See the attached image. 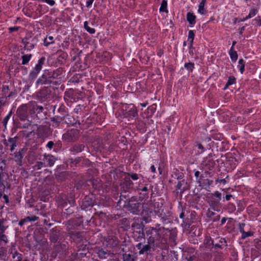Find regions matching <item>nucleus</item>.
<instances>
[{
    "mask_svg": "<svg viewBox=\"0 0 261 261\" xmlns=\"http://www.w3.org/2000/svg\"><path fill=\"white\" fill-rule=\"evenodd\" d=\"M167 231L170 232L169 228H165L160 224H156L155 227H150L146 230L145 233L147 238V243L154 244L155 242H161L165 238Z\"/></svg>",
    "mask_w": 261,
    "mask_h": 261,
    "instance_id": "nucleus-1",
    "label": "nucleus"
},
{
    "mask_svg": "<svg viewBox=\"0 0 261 261\" xmlns=\"http://www.w3.org/2000/svg\"><path fill=\"white\" fill-rule=\"evenodd\" d=\"M50 71H45L43 74L37 80L36 84L59 85V82H54L52 80Z\"/></svg>",
    "mask_w": 261,
    "mask_h": 261,
    "instance_id": "nucleus-2",
    "label": "nucleus"
},
{
    "mask_svg": "<svg viewBox=\"0 0 261 261\" xmlns=\"http://www.w3.org/2000/svg\"><path fill=\"white\" fill-rule=\"evenodd\" d=\"M80 131L77 129H71L63 135V140L67 142H75L79 138Z\"/></svg>",
    "mask_w": 261,
    "mask_h": 261,
    "instance_id": "nucleus-3",
    "label": "nucleus"
},
{
    "mask_svg": "<svg viewBox=\"0 0 261 261\" xmlns=\"http://www.w3.org/2000/svg\"><path fill=\"white\" fill-rule=\"evenodd\" d=\"M6 161L0 158V190H4L7 183L8 175L4 172Z\"/></svg>",
    "mask_w": 261,
    "mask_h": 261,
    "instance_id": "nucleus-4",
    "label": "nucleus"
},
{
    "mask_svg": "<svg viewBox=\"0 0 261 261\" xmlns=\"http://www.w3.org/2000/svg\"><path fill=\"white\" fill-rule=\"evenodd\" d=\"M140 206L141 203L133 197L129 200L127 204V210L134 214H138L140 212Z\"/></svg>",
    "mask_w": 261,
    "mask_h": 261,
    "instance_id": "nucleus-5",
    "label": "nucleus"
},
{
    "mask_svg": "<svg viewBox=\"0 0 261 261\" xmlns=\"http://www.w3.org/2000/svg\"><path fill=\"white\" fill-rule=\"evenodd\" d=\"M123 115L125 117L129 119H133L137 116L138 113L136 109L133 104L126 105L123 112Z\"/></svg>",
    "mask_w": 261,
    "mask_h": 261,
    "instance_id": "nucleus-6",
    "label": "nucleus"
},
{
    "mask_svg": "<svg viewBox=\"0 0 261 261\" xmlns=\"http://www.w3.org/2000/svg\"><path fill=\"white\" fill-rule=\"evenodd\" d=\"M30 110L33 113L36 114V117L38 119H40V117L42 116V113L43 110V107L41 106H38L36 102L31 101L30 103Z\"/></svg>",
    "mask_w": 261,
    "mask_h": 261,
    "instance_id": "nucleus-7",
    "label": "nucleus"
},
{
    "mask_svg": "<svg viewBox=\"0 0 261 261\" xmlns=\"http://www.w3.org/2000/svg\"><path fill=\"white\" fill-rule=\"evenodd\" d=\"M95 253L97 254L98 257L101 259H106L108 257L111 258L112 257L113 255L110 251L99 247L95 248Z\"/></svg>",
    "mask_w": 261,
    "mask_h": 261,
    "instance_id": "nucleus-8",
    "label": "nucleus"
},
{
    "mask_svg": "<svg viewBox=\"0 0 261 261\" xmlns=\"http://www.w3.org/2000/svg\"><path fill=\"white\" fill-rule=\"evenodd\" d=\"M18 137L9 138L3 140V143L7 148L10 147L11 152H13L17 146Z\"/></svg>",
    "mask_w": 261,
    "mask_h": 261,
    "instance_id": "nucleus-9",
    "label": "nucleus"
},
{
    "mask_svg": "<svg viewBox=\"0 0 261 261\" xmlns=\"http://www.w3.org/2000/svg\"><path fill=\"white\" fill-rule=\"evenodd\" d=\"M43 161L46 164V167H52L57 160V158L56 156L50 154H47L45 153L43 155Z\"/></svg>",
    "mask_w": 261,
    "mask_h": 261,
    "instance_id": "nucleus-10",
    "label": "nucleus"
},
{
    "mask_svg": "<svg viewBox=\"0 0 261 261\" xmlns=\"http://www.w3.org/2000/svg\"><path fill=\"white\" fill-rule=\"evenodd\" d=\"M52 80L54 82H59V85L62 82L61 75L63 73L62 68H58L56 70L50 71Z\"/></svg>",
    "mask_w": 261,
    "mask_h": 261,
    "instance_id": "nucleus-11",
    "label": "nucleus"
},
{
    "mask_svg": "<svg viewBox=\"0 0 261 261\" xmlns=\"http://www.w3.org/2000/svg\"><path fill=\"white\" fill-rule=\"evenodd\" d=\"M51 93V89L49 87H45L39 91L37 95L42 99H47L49 98Z\"/></svg>",
    "mask_w": 261,
    "mask_h": 261,
    "instance_id": "nucleus-12",
    "label": "nucleus"
},
{
    "mask_svg": "<svg viewBox=\"0 0 261 261\" xmlns=\"http://www.w3.org/2000/svg\"><path fill=\"white\" fill-rule=\"evenodd\" d=\"M27 107L25 105L19 107L17 110V114L21 120H24L28 117Z\"/></svg>",
    "mask_w": 261,
    "mask_h": 261,
    "instance_id": "nucleus-13",
    "label": "nucleus"
},
{
    "mask_svg": "<svg viewBox=\"0 0 261 261\" xmlns=\"http://www.w3.org/2000/svg\"><path fill=\"white\" fill-rule=\"evenodd\" d=\"M22 42L24 46L25 49L30 50L34 47L35 39L25 38L22 40Z\"/></svg>",
    "mask_w": 261,
    "mask_h": 261,
    "instance_id": "nucleus-14",
    "label": "nucleus"
},
{
    "mask_svg": "<svg viewBox=\"0 0 261 261\" xmlns=\"http://www.w3.org/2000/svg\"><path fill=\"white\" fill-rule=\"evenodd\" d=\"M145 227L143 222L140 221L139 219H134L133 222L131 225V228L133 231H137L144 229Z\"/></svg>",
    "mask_w": 261,
    "mask_h": 261,
    "instance_id": "nucleus-15",
    "label": "nucleus"
},
{
    "mask_svg": "<svg viewBox=\"0 0 261 261\" xmlns=\"http://www.w3.org/2000/svg\"><path fill=\"white\" fill-rule=\"evenodd\" d=\"M190 189V186L188 182L184 179L178 180V182L176 186V190H180V194H182L185 191Z\"/></svg>",
    "mask_w": 261,
    "mask_h": 261,
    "instance_id": "nucleus-16",
    "label": "nucleus"
},
{
    "mask_svg": "<svg viewBox=\"0 0 261 261\" xmlns=\"http://www.w3.org/2000/svg\"><path fill=\"white\" fill-rule=\"evenodd\" d=\"M145 234L144 232V229L137 231H133V237L134 238V239L137 241H141L142 240H143V243H145Z\"/></svg>",
    "mask_w": 261,
    "mask_h": 261,
    "instance_id": "nucleus-17",
    "label": "nucleus"
},
{
    "mask_svg": "<svg viewBox=\"0 0 261 261\" xmlns=\"http://www.w3.org/2000/svg\"><path fill=\"white\" fill-rule=\"evenodd\" d=\"M24 149L23 148L20 149L18 151H16L14 153V157L15 159V162L19 166L22 165V158L23 157V151Z\"/></svg>",
    "mask_w": 261,
    "mask_h": 261,
    "instance_id": "nucleus-18",
    "label": "nucleus"
},
{
    "mask_svg": "<svg viewBox=\"0 0 261 261\" xmlns=\"http://www.w3.org/2000/svg\"><path fill=\"white\" fill-rule=\"evenodd\" d=\"M220 201V200H216L215 198L211 197L210 201V205L214 211L219 212L221 207Z\"/></svg>",
    "mask_w": 261,
    "mask_h": 261,
    "instance_id": "nucleus-19",
    "label": "nucleus"
},
{
    "mask_svg": "<svg viewBox=\"0 0 261 261\" xmlns=\"http://www.w3.org/2000/svg\"><path fill=\"white\" fill-rule=\"evenodd\" d=\"M64 118V116H56L55 117L50 118L51 122H52V126L54 127H58L61 121L63 120Z\"/></svg>",
    "mask_w": 261,
    "mask_h": 261,
    "instance_id": "nucleus-20",
    "label": "nucleus"
},
{
    "mask_svg": "<svg viewBox=\"0 0 261 261\" xmlns=\"http://www.w3.org/2000/svg\"><path fill=\"white\" fill-rule=\"evenodd\" d=\"M85 148L84 144L74 145L70 147L69 150L73 154L82 152Z\"/></svg>",
    "mask_w": 261,
    "mask_h": 261,
    "instance_id": "nucleus-21",
    "label": "nucleus"
},
{
    "mask_svg": "<svg viewBox=\"0 0 261 261\" xmlns=\"http://www.w3.org/2000/svg\"><path fill=\"white\" fill-rule=\"evenodd\" d=\"M59 232L57 229H53L50 234V240L52 242L56 243L59 239Z\"/></svg>",
    "mask_w": 261,
    "mask_h": 261,
    "instance_id": "nucleus-22",
    "label": "nucleus"
},
{
    "mask_svg": "<svg viewBox=\"0 0 261 261\" xmlns=\"http://www.w3.org/2000/svg\"><path fill=\"white\" fill-rule=\"evenodd\" d=\"M107 246L110 247H114L118 244V241L116 238H110L107 239Z\"/></svg>",
    "mask_w": 261,
    "mask_h": 261,
    "instance_id": "nucleus-23",
    "label": "nucleus"
},
{
    "mask_svg": "<svg viewBox=\"0 0 261 261\" xmlns=\"http://www.w3.org/2000/svg\"><path fill=\"white\" fill-rule=\"evenodd\" d=\"M172 176L179 180L182 179L185 177L184 174L177 169H174Z\"/></svg>",
    "mask_w": 261,
    "mask_h": 261,
    "instance_id": "nucleus-24",
    "label": "nucleus"
},
{
    "mask_svg": "<svg viewBox=\"0 0 261 261\" xmlns=\"http://www.w3.org/2000/svg\"><path fill=\"white\" fill-rule=\"evenodd\" d=\"M194 146L195 148H197V153L198 154H201L203 153L205 149L203 145L199 142H196L195 143Z\"/></svg>",
    "mask_w": 261,
    "mask_h": 261,
    "instance_id": "nucleus-25",
    "label": "nucleus"
},
{
    "mask_svg": "<svg viewBox=\"0 0 261 261\" xmlns=\"http://www.w3.org/2000/svg\"><path fill=\"white\" fill-rule=\"evenodd\" d=\"M12 257L13 261H23L22 260V254L15 251L14 253H12Z\"/></svg>",
    "mask_w": 261,
    "mask_h": 261,
    "instance_id": "nucleus-26",
    "label": "nucleus"
},
{
    "mask_svg": "<svg viewBox=\"0 0 261 261\" xmlns=\"http://www.w3.org/2000/svg\"><path fill=\"white\" fill-rule=\"evenodd\" d=\"M230 57L232 62H236L238 59V54L236 51L234 50V48L231 47L229 52Z\"/></svg>",
    "mask_w": 261,
    "mask_h": 261,
    "instance_id": "nucleus-27",
    "label": "nucleus"
},
{
    "mask_svg": "<svg viewBox=\"0 0 261 261\" xmlns=\"http://www.w3.org/2000/svg\"><path fill=\"white\" fill-rule=\"evenodd\" d=\"M245 61L243 59H240L238 62V67L240 72L242 74L245 71Z\"/></svg>",
    "mask_w": 261,
    "mask_h": 261,
    "instance_id": "nucleus-28",
    "label": "nucleus"
},
{
    "mask_svg": "<svg viewBox=\"0 0 261 261\" xmlns=\"http://www.w3.org/2000/svg\"><path fill=\"white\" fill-rule=\"evenodd\" d=\"M6 220L5 219H0V232H5V230L8 228V225H6Z\"/></svg>",
    "mask_w": 261,
    "mask_h": 261,
    "instance_id": "nucleus-29",
    "label": "nucleus"
},
{
    "mask_svg": "<svg viewBox=\"0 0 261 261\" xmlns=\"http://www.w3.org/2000/svg\"><path fill=\"white\" fill-rule=\"evenodd\" d=\"M215 248H223V246H227V242L224 238H221L219 240V243L214 245Z\"/></svg>",
    "mask_w": 261,
    "mask_h": 261,
    "instance_id": "nucleus-30",
    "label": "nucleus"
},
{
    "mask_svg": "<svg viewBox=\"0 0 261 261\" xmlns=\"http://www.w3.org/2000/svg\"><path fill=\"white\" fill-rule=\"evenodd\" d=\"M10 91L9 88L8 86H4L2 91V96L0 97V99L2 98H6L8 96V94Z\"/></svg>",
    "mask_w": 261,
    "mask_h": 261,
    "instance_id": "nucleus-31",
    "label": "nucleus"
},
{
    "mask_svg": "<svg viewBox=\"0 0 261 261\" xmlns=\"http://www.w3.org/2000/svg\"><path fill=\"white\" fill-rule=\"evenodd\" d=\"M205 0H202V1L200 3L199 5L198 12L200 15L205 14L204 6L205 5Z\"/></svg>",
    "mask_w": 261,
    "mask_h": 261,
    "instance_id": "nucleus-32",
    "label": "nucleus"
},
{
    "mask_svg": "<svg viewBox=\"0 0 261 261\" xmlns=\"http://www.w3.org/2000/svg\"><path fill=\"white\" fill-rule=\"evenodd\" d=\"M151 245H154V244H146L143 246L142 249L139 251V254H143L145 252H148L151 249Z\"/></svg>",
    "mask_w": 261,
    "mask_h": 261,
    "instance_id": "nucleus-33",
    "label": "nucleus"
},
{
    "mask_svg": "<svg viewBox=\"0 0 261 261\" xmlns=\"http://www.w3.org/2000/svg\"><path fill=\"white\" fill-rule=\"evenodd\" d=\"M123 261H135V257L130 254H123Z\"/></svg>",
    "mask_w": 261,
    "mask_h": 261,
    "instance_id": "nucleus-34",
    "label": "nucleus"
},
{
    "mask_svg": "<svg viewBox=\"0 0 261 261\" xmlns=\"http://www.w3.org/2000/svg\"><path fill=\"white\" fill-rule=\"evenodd\" d=\"M54 42V40L53 37L52 36H49L44 39V45L45 46H48L49 45L53 43Z\"/></svg>",
    "mask_w": 261,
    "mask_h": 261,
    "instance_id": "nucleus-35",
    "label": "nucleus"
},
{
    "mask_svg": "<svg viewBox=\"0 0 261 261\" xmlns=\"http://www.w3.org/2000/svg\"><path fill=\"white\" fill-rule=\"evenodd\" d=\"M6 256V250L4 247L0 248V261H5Z\"/></svg>",
    "mask_w": 261,
    "mask_h": 261,
    "instance_id": "nucleus-36",
    "label": "nucleus"
},
{
    "mask_svg": "<svg viewBox=\"0 0 261 261\" xmlns=\"http://www.w3.org/2000/svg\"><path fill=\"white\" fill-rule=\"evenodd\" d=\"M32 55H25L22 56V64L25 65L27 64L30 60Z\"/></svg>",
    "mask_w": 261,
    "mask_h": 261,
    "instance_id": "nucleus-37",
    "label": "nucleus"
},
{
    "mask_svg": "<svg viewBox=\"0 0 261 261\" xmlns=\"http://www.w3.org/2000/svg\"><path fill=\"white\" fill-rule=\"evenodd\" d=\"M46 167V164L44 162L38 161L36 163L34 166V169L37 170H40L43 167Z\"/></svg>",
    "mask_w": 261,
    "mask_h": 261,
    "instance_id": "nucleus-38",
    "label": "nucleus"
},
{
    "mask_svg": "<svg viewBox=\"0 0 261 261\" xmlns=\"http://www.w3.org/2000/svg\"><path fill=\"white\" fill-rule=\"evenodd\" d=\"M167 2L166 0H163L160 8L161 12H167Z\"/></svg>",
    "mask_w": 261,
    "mask_h": 261,
    "instance_id": "nucleus-39",
    "label": "nucleus"
},
{
    "mask_svg": "<svg viewBox=\"0 0 261 261\" xmlns=\"http://www.w3.org/2000/svg\"><path fill=\"white\" fill-rule=\"evenodd\" d=\"M82 160V158L78 157L75 159H69V162L73 165L76 166Z\"/></svg>",
    "mask_w": 261,
    "mask_h": 261,
    "instance_id": "nucleus-40",
    "label": "nucleus"
},
{
    "mask_svg": "<svg viewBox=\"0 0 261 261\" xmlns=\"http://www.w3.org/2000/svg\"><path fill=\"white\" fill-rule=\"evenodd\" d=\"M2 242L6 244L8 242L7 237L4 234V232H0V244Z\"/></svg>",
    "mask_w": 261,
    "mask_h": 261,
    "instance_id": "nucleus-41",
    "label": "nucleus"
},
{
    "mask_svg": "<svg viewBox=\"0 0 261 261\" xmlns=\"http://www.w3.org/2000/svg\"><path fill=\"white\" fill-rule=\"evenodd\" d=\"M185 67L190 71H192L194 68V64L193 63H186L184 65Z\"/></svg>",
    "mask_w": 261,
    "mask_h": 261,
    "instance_id": "nucleus-42",
    "label": "nucleus"
},
{
    "mask_svg": "<svg viewBox=\"0 0 261 261\" xmlns=\"http://www.w3.org/2000/svg\"><path fill=\"white\" fill-rule=\"evenodd\" d=\"M253 235V232L251 231H248L247 232H246V231H243L242 233V237H241V238L242 239H246V238L248 237H250V236H252Z\"/></svg>",
    "mask_w": 261,
    "mask_h": 261,
    "instance_id": "nucleus-43",
    "label": "nucleus"
},
{
    "mask_svg": "<svg viewBox=\"0 0 261 261\" xmlns=\"http://www.w3.org/2000/svg\"><path fill=\"white\" fill-rule=\"evenodd\" d=\"M39 73V71H36V70H35V69H33V70L30 72V74H29V77H30V79H32V80H33V79H35V78L37 77V75H38V74Z\"/></svg>",
    "mask_w": 261,
    "mask_h": 261,
    "instance_id": "nucleus-44",
    "label": "nucleus"
},
{
    "mask_svg": "<svg viewBox=\"0 0 261 261\" xmlns=\"http://www.w3.org/2000/svg\"><path fill=\"white\" fill-rule=\"evenodd\" d=\"M212 197L215 198L216 200H221V193L219 191H215L212 194Z\"/></svg>",
    "mask_w": 261,
    "mask_h": 261,
    "instance_id": "nucleus-45",
    "label": "nucleus"
},
{
    "mask_svg": "<svg viewBox=\"0 0 261 261\" xmlns=\"http://www.w3.org/2000/svg\"><path fill=\"white\" fill-rule=\"evenodd\" d=\"M252 23L253 25L261 26V17H255L252 20Z\"/></svg>",
    "mask_w": 261,
    "mask_h": 261,
    "instance_id": "nucleus-46",
    "label": "nucleus"
},
{
    "mask_svg": "<svg viewBox=\"0 0 261 261\" xmlns=\"http://www.w3.org/2000/svg\"><path fill=\"white\" fill-rule=\"evenodd\" d=\"M142 220L144 221L146 223H148L152 221L151 217L149 215H143L142 218Z\"/></svg>",
    "mask_w": 261,
    "mask_h": 261,
    "instance_id": "nucleus-47",
    "label": "nucleus"
},
{
    "mask_svg": "<svg viewBox=\"0 0 261 261\" xmlns=\"http://www.w3.org/2000/svg\"><path fill=\"white\" fill-rule=\"evenodd\" d=\"M236 82V79L233 76H230L228 77L227 81V85H231L235 84Z\"/></svg>",
    "mask_w": 261,
    "mask_h": 261,
    "instance_id": "nucleus-48",
    "label": "nucleus"
},
{
    "mask_svg": "<svg viewBox=\"0 0 261 261\" xmlns=\"http://www.w3.org/2000/svg\"><path fill=\"white\" fill-rule=\"evenodd\" d=\"M254 244L255 247L261 250V240L258 239L254 240Z\"/></svg>",
    "mask_w": 261,
    "mask_h": 261,
    "instance_id": "nucleus-49",
    "label": "nucleus"
},
{
    "mask_svg": "<svg viewBox=\"0 0 261 261\" xmlns=\"http://www.w3.org/2000/svg\"><path fill=\"white\" fill-rule=\"evenodd\" d=\"M187 20L190 24V27H192L196 23L195 18L196 17H187Z\"/></svg>",
    "mask_w": 261,
    "mask_h": 261,
    "instance_id": "nucleus-50",
    "label": "nucleus"
},
{
    "mask_svg": "<svg viewBox=\"0 0 261 261\" xmlns=\"http://www.w3.org/2000/svg\"><path fill=\"white\" fill-rule=\"evenodd\" d=\"M38 219V217L36 216H28L25 218L27 222L29 221H35Z\"/></svg>",
    "mask_w": 261,
    "mask_h": 261,
    "instance_id": "nucleus-51",
    "label": "nucleus"
},
{
    "mask_svg": "<svg viewBox=\"0 0 261 261\" xmlns=\"http://www.w3.org/2000/svg\"><path fill=\"white\" fill-rule=\"evenodd\" d=\"M57 54L59 55V58H61L64 61L66 60V57L67 56V54L65 53H63L62 50H59L57 52Z\"/></svg>",
    "mask_w": 261,
    "mask_h": 261,
    "instance_id": "nucleus-52",
    "label": "nucleus"
},
{
    "mask_svg": "<svg viewBox=\"0 0 261 261\" xmlns=\"http://www.w3.org/2000/svg\"><path fill=\"white\" fill-rule=\"evenodd\" d=\"M160 203L159 202H155L154 203V211L155 213H160V210L162 208V206L160 207Z\"/></svg>",
    "mask_w": 261,
    "mask_h": 261,
    "instance_id": "nucleus-53",
    "label": "nucleus"
},
{
    "mask_svg": "<svg viewBox=\"0 0 261 261\" xmlns=\"http://www.w3.org/2000/svg\"><path fill=\"white\" fill-rule=\"evenodd\" d=\"M195 35L193 31L190 30L188 33V40H194V39Z\"/></svg>",
    "mask_w": 261,
    "mask_h": 261,
    "instance_id": "nucleus-54",
    "label": "nucleus"
},
{
    "mask_svg": "<svg viewBox=\"0 0 261 261\" xmlns=\"http://www.w3.org/2000/svg\"><path fill=\"white\" fill-rule=\"evenodd\" d=\"M138 190L141 191L142 192H147L148 191L147 185H145L143 187H141V186L139 185L138 188Z\"/></svg>",
    "mask_w": 261,
    "mask_h": 261,
    "instance_id": "nucleus-55",
    "label": "nucleus"
},
{
    "mask_svg": "<svg viewBox=\"0 0 261 261\" xmlns=\"http://www.w3.org/2000/svg\"><path fill=\"white\" fill-rule=\"evenodd\" d=\"M245 226V224L244 223H241L239 224V229L240 232L242 233L243 231H244V227Z\"/></svg>",
    "mask_w": 261,
    "mask_h": 261,
    "instance_id": "nucleus-56",
    "label": "nucleus"
},
{
    "mask_svg": "<svg viewBox=\"0 0 261 261\" xmlns=\"http://www.w3.org/2000/svg\"><path fill=\"white\" fill-rule=\"evenodd\" d=\"M11 114H12V112H9V113L5 117L4 119V121H3V123L5 125H6L7 123V121H8V120L10 119L11 116Z\"/></svg>",
    "mask_w": 261,
    "mask_h": 261,
    "instance_id": "nucleus-57",
    "label": "nucleus"
},
{
    "mask_svg": "<svg viewBox=\"0 0 261 261\" xmlns=\"http://www.w3.org/2000/svg\"><path fill=\"white\" fill-rule=\"evenodd\" d=\"M45 60V57H43L41 58L39 60L37 64H38L39 66H40L41 67H42V65L44 64Z\"/></svg>",
    "mask_w": 261,
    "mask_h": 261,
    "instance_id": "nucleus-58",
    "label": "nucleus"
},
{
    "mask_svg": "<svg viewBox=\"0 0 261 261\" xmlns=\"http://www.w3.org/2000/svg\"><path fill=\"white\" fill-rule=\"evenodd\" d=\"M45 60V57H43L41 58L39 60L37 64H38L39 66H40L41 67H42V65L44 64Z\"/></svg>",
    "mask_w": 261,
    "mask_h": 261,
    "instance_id": "nucleus-59",
    "label": "nucleus"
},
{
    "mask_svg": "<svg viewBox=\"0 0 261 261\" xmlns=\"http://www.w3.org/2000/svg\"><path fill=\"white\" fill-rule=\"evenodd\" d=\"M228 207L229 210H230L232 212L236 210V206L234 204L232 203H229L228 204Z\"/></svg>",
    "mask_w": 261,
    "mask_h": 261,
    "instance_id": "nucleus-60",
    "label": "nucleus"
},
{
    "mask_svg": "<svg viewBox=\"0 0 261 261\" xmlns=\"http://www.w3.org/2000/svg\"><path fill=\"white\" fill-rule=\"evenodd\" d=\"M16 95V92H15V90H12L9 91V93L8 94V96H7V98H10L11 97L13 96L14 95Z\"/></svg>",
    "mask_w": 261,
    "mask_h": 261,
    "instance_id": "nucleus-61",
    "label": "nucleus"
},
{
    "mask_svg": "<svg viewBox=\"0 0 261 261\" xmlns=\"http://www.w3.org/2000/svg\"><path fill=\"white\" fill-rule=\"evenodd\" d=\"M55 144L53 141H49L46 144V147H48L49 149H51Z\"/></svg>",
    "mask_w": 261,
    "mask_h": 261,
    "instance_id": "nucleus-62",
    "label": "nucleus"
},
{
    "mask_svg": "<svg viewBox=\"0 0 261 261\" xmlns=\"http://www.w3.org/2000/svg\"><path fill=\"white\" fill-rule=\"evenodd\" d=\"M129 176L132 178V179H133L134 180H137L139 178L138 175L136 173H133V174H129Z\"/></svg>",
    "mask_w": 261,
    "mask_h": 261,
    "instance_id": "nucleus-63",
    "label": "nucleus"
},
{
    "mask_svg": "<svg viewBox=\"0 0 261 261\" xmlns=\"http://www.w3.org/2000/svg\"><path fill=\"white\" fill-rule=\"evenodd\" d=\"M257 12V11L256 9H252L250 11L248 16H254L256 14Z\"/></svg>",
    "mask_w": 261,
    "mask_h": 261,
    "instance_id": "nucleus-64",
    "label": "nucleus"
}]
</instances>
